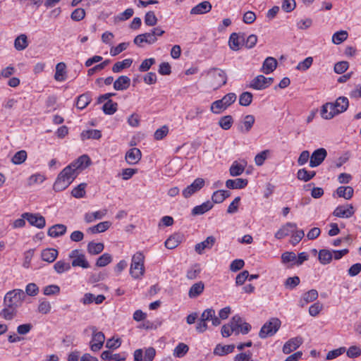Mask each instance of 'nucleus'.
Returning <instances> with one entry per match:
<instances>
[{
    "instance_id": "4",
    "label": "nucleus",
    "mask_w": 361,
    "mask_h": 361,
    "mask_svg": "<svg viewBox=\"0 0 361 361\" xmlns=\"http://www.w3.org/2000/svg\"><path fill=\"white\" fill-rule=\"evenodd\" d=\"M210 87L216 90L224 85L227 81L226 73L219 68H212L207 73Z\"/></svg>"
},
{
    "instance_id": "59",
    "label": "nucleus",
    "mask_w": 361,
    "mask_h": 361,
    "mask_svg": "<svg viewBox=\"0 0 361 361\" xmlns=\"http://www.w3.org/2000/svg\"><path fill=\"white\" fill-rule=\"evenodd\" d=\"M27 158V152L25 150L17 152L12 158V162L14 164H23Z\"/></svg>"
},
{
    "instance_id": "22",
    "label": "nucleus",
    "mask_w": 361,
    "mask_h": 361,
    "mask_svg": "<svg viewBox=\"0 0 361 361\" xmlns=\"http://www.w3.org/2000/svg\"><path fill=\"white\" fill-rule=\"evenodd\" d=\"M164 32L165 31L162 30L160 27L153 28L149 32H145V39H147V44H154L157 41V37L162 36L164 34Z\"/></svg>"
},
{
    "instance_id": "64",
    "label": "nucleus",
    "mask_w": 361,
    "mask_h": 361,
    "mask_svg": "<svg viewBox=\"0 0 361 361\" xmlns=\"http://www.w3.org/2000/svg\"><path fill=\"white\" fill-rule=\"evenodd\" d=\"M200 271L199 265L195 264L187 271L186 277L190 280H194L197 278Z\"/></svg>"
},
{
    "instance_id": "9",
    "label": "nucleus",
    "mask_w": 361,
    "mask_h": 361,
    "mask_svg": "<svg viewBox=\"0 0 361 361\" xmlns=\"http://www.w3.org/2000/svg\"><path fill=\"white\" fill-rule=\"evenodd\" d=\"M22 217L25 219L31 226L38 228H42L45 226V219L39 214L25 212L22 214Z\"/></svg>"
},
{
    "instance_id": "6",
    "label": "nucleus",
    "mask_w": 361,
    "mask_h": 361,
    "mask_svg": "<svg viewBox=\"0 0 361 361\" xmlns=\"http://www.w3.org/2000/svg\"><path fill=\"white\" fill-rule=\"evenodd\" d=\"M281 322L279 319L273 317L267 322L261 328L259 336L266 338L274 336L279 329Z\"/></svg>"
},
{
    "instance_id": "21",
    "label": "nucleus",
    "mask_w": 361,
    "mask_h": 361,
    "mask_svg": "<svg viewBox=\"0 0 361 361\" xmlns=\"http://www.w3.org/2000/svg\"><path fill=\"white\" fill-rule=\"evenodd\" d=\"M215 242L216 239L214 236H208L204 241L196 244L195 250L201 255L205 249H211Z\"/></svg>"
},
{
    "instance_id": "34",
    "label": "nucleus",
    "mask_w": 361,
    "mask_h": 361,
    "mask_svg": "<svg viewBox=\"0 0 361 361\" xmlns=\"http://www.w3.org/2000/svg\"><path fill=\"white\" fill-rule=\"evenodd\" d=\"M66 65L63 62H60L56 66V72L54 75V79L56 81H64L66 80Z\"/></svg>"
},
{
    "instance_id": "55",
    "label": "nucleus",
    "mask_w": 361,
    "mask_h": 361,
    "mask_svg": "<svg viewBox=\"0 0 361 361\" xmlns=\"http://www.w3.org/2000/svg\"><path fill=\"white\" fill-rule=\"evenodd\" d=\"M54 269L58 274H62L71 269V264L63 260H59L55 263Z\"/></svg>"
},
{
    "instance_id": "23",
    "label": "nucleus",
    "mask_w": 361,
    "mask_h": 361,
    "mask_svg": "<svg viewBox=\"0 0 361 361\" xmlns=\"http://www.w3.org/2000/svg\"><path fill=\"white\" fill-rule=\"evenodd\" d=\"M212 4L208 1H204L194 6L190 13L193 15L204 14L209 12L212 9Z\"/></svg>"
},
{
    "instance_id": "29",
    "label": "nucleus",
    "mask_w": 361,
    "mask_h": 361,
    "mask_svg": "<svg viewBox=\"0 0 361 361\" xmlns=\"http://www.w3.org/2000/svg\"><path fill=\"white\" fill-rule=\"evenodd\" d=\"M213 207L214 204L212 202L207 201L200 205L195 206L192 209L191 214L192 216L202 215L212 209Z\"/></svg>"
},
{
    "instance_id": "30",
    "label": "nucleus",
    "mask_w": 361,
    "mask_h": 361,
    "mask_svg": "<svg viewBox=\"0 0 361 361\" xmlns=\"http://www.w3.org/2000/svg\"><path fill=\"white\" fill-rule=\"evenodd\" d=\"M58 254L57 250L54 248H47L42 251L41 257L43 261L51 263L55 261Z\"/></svg>"
},
{
    "instance_id": "7",
    "label": "nucleus",
    "mask_w": 361,
    "mask_h": 361,
    "mask_svg": "<svg viewBox=\"0 0 361 361\" xmlns=\"http://www.w3.org/2000/svg\"><path fill=\"white\" fill-rule=\"evenodd\" d=\"M92 331V338L90 341V349L93 352L99 351L104 345L105 341V336L102 331H97V329L94 326L89 327Z\"/></svg>"
},
{
    "instance_id": "62",
    "label": "nucleus",
    "mask_w": 361,
    "mask_h": 361,
    "mask_svg": "<svg viewBox=\"0 0 361 361\" xmlns=\"http://www.w3.org/2000/svg\"><path fill=\"white\" fill-rule=\"evenodd\" d=\"M85 17V11L82 8H75L71 13V18L74 21H80Z\"/></svg>"
},
{
    "instance_id": "46",
    "label": "nucleus",
    "mask_w": 361,
    "mask_h": 361,
    "mask_svg": "<svg viewBox=\"0 0 361 361\" xmlns=\"http://www.w3.org/2000/svg\"><path fill=\"white\" fill-rule=\"evenodd\" d=\"M104 248L102 243L90 242L87 245V251L91 255H98L101 253Z\"/></svg>"
},
{
    "instance_id": "31",
    "label": "nucleus",
    "mask_w": 361,
    "mask_h": 361,
    "mask_svg": "<svg viewBox=\"0 0 361 361\" xmlns=\"http://www.w3.org/2000/svg\"><path fill=\"white\" fill-rule=\"evenodd\" d=\"M204 289V284L202 281L194 283L188 291L190 298H195L200 295Z\"/></svg>"
},
{
    "instance_id": "3",
    "label": "nucleus",
    "mask_w": 361,
    "mask_h": 361,
    "mask_svg": "<svg viewBox=\"0 0 361 361\" xmlns=\"http://www.w3.org/2000/svg\"><path fill=\"white\" fill-rule=\"evenodd\" d=\"M25 298V293L21 289H14L8 291L4 296V306L17 309L21 306Z\"/></svg>"
},
{
    "instance_id": "16",
    "label": "nucleus",
    "mask_w": 361,
    "mask_h": 361,
    "mask_svg": "<svg viewBox=\"0 0 361 361\" xmlns=\"http://www.w3.org/2000/svg\"><path fill=\"white\" fill-rule=\"evenodd\" d=\"M355 213L354 207L352 204H346L345 206H338L334 211L333 215L339 218H350Z\"/></svg>"
},
{
    "instance_id": "26",
    "label": "nucleus",
    "mask_w": 361,
    "mask_h": 361,
    "mask_svg": "<svg viewBox=\"0 0 361 361\" xmlns=\"http://www.w3.org/2000/svg\"><path fill=\"white\" fill-rule=\"evenodd\" d=\"M248 180L244 178L228 179L226 186L229 189H242L247 185Z\"/></svg>"
},
{
    "instance_id": "57",
    "label": "nucleus",
    "mask_w": 361,
    "mask_h": 361,
    "mask_svg": "<svg viewBox=\"0 0 361 361\" xmlns=\"http://www.w3.org/2000/svg\"><path fill=\"white\" fill-rule=\"evenodd\" d=\"M252 101V94L249 92H243L239 97V104L241 106H247Z\"/></svg>"
},
{
    "instance_id": "38",
    "label": "nucleus",
    "mask_w": 361,
    "mask_h": 361,
    "mask_svg": "<svg viewBox=\"0 0 361 361\" xmlns=\"http://www.w3.org/2000/svg\"><path fill=\"white\" fill-rule=\"evenodd\" d=\"M335 107L339 111V114L345 112L349 106L348 99L345 97H339L335 102H333Z\"/></svg>"
},
{
    "instance_id": "52",
    "label": "nucleus",
    "mask_w": 361,
    "mask_h": 361,
    "mask_svg": "<svg viewBox=\"0 0 361 361\" xmlns=\"http://www.w3.org/2000/svg\"><path fill=\"white\" fill-rule=\"evenodd\" d=\"M189 350V347L183 343H180L173 350V355L176 357H183Z\"/></svg>"
},
{
    "instance_id": "18",
    "label": "nucleus",
    "mask_w": 361,
    "mask_h": 361,
    "mask_svg": "<svg viewBox=\"0 0 361 361\" xmlns=\"http://www.w3.org/2000/svg\"><path fill=\"white\" fill-rule=\"evenodd\" d=\"M142 157L140 150L138 148H131L126 154V160L130 165H134L139 162Z\"/></svg>"
},
{
    "instance_id": "60",
    "label": "nucleus",
    "mask_w": 361,
    "mask_h": 361,
    "mask_svg": "<svg viewBox=\"0 0 361 361\" xmlns=\"http://www.w3.org/2000/svg\"><path fill=\"white\" fill-rule=\"evenodd\" d=\"M145 23L148 26H154L157 25L158 19L154 11H148L145 16Z\"/></svg>"
},
{
    "instance_id": "12",
    "label": "nucleus",
    "mask_w": 361,
    "mask_h": 361,
    "mask_svg": "<svg viewBox=\"0 0 361 361\" xmlns=\"http://www.w3.org/2000/svg\"><path fill=\"white\" fill-rule=\"evenodd\" d=\"M204 185V180L202 178H196L190 185L183 190V196L188 198L196 192L201 190Z\"/></svg>"
},
{
    "instance_id": "42",
    "label": "nucleus",
    "mask_w": 361,
    "mask_h": 361,
    "mask_svg": "<svg viewBox=\"0 0 361 361\" xmlns=\"http://www.w3.org/2000/svg\"><path fill=\"white\" fill-rule=\"evenodd\" d=\"M27 46V38L25 35L22 34L16 38L14 42V47L16 50H24Z\"/></svg>"
},
{
    "instance_id": "19",
    "label": "nucleus",
    "mask_w": 361,
    "mask_h": 361,
    "mask_svg": "<svg viewBox=\"0 0 361 361\" xmlns=\"http://www.w3.org/2000/svg\"><path fill=\"white\" fill-rule=\"evenodd\" d=\"M302 343L301 337H295L288 340L283 346V352L289 354L296 350Z\"/></svg>"
},
{
    "instance_id": "15",
    "label": "nucleus",
    "mask_w": 361,
    "mask_h": 361,
    "mask_svg": "<svg viewBox=\"0 0 361 361\" xmlns=\"http://www.w3.org/2000/svg\"><path fill=\"white\" fill-rule=\"evenodd\" d=\"M91 164V159L90 158L86 155L83 154L80 157H79L75 161L72 162L71 164H69L68 166H71V169L73 170V171H78L84 170L87 167H88Z\"/></svg>"
},
{
    "instance_id": "1",
    "label": "nucleus",
    "mask_w": 361,
    "mask_h": 361,
    "mask_svg": "<svg viewBox=\"0 0 361 361\" xmlns=\"http://www.w3.org/2000/svg\"><path fill=\"white\" fill-rule=\"evenodd\" d=\"M78 175V171H73L71 166H67L59 173L53 185L54 190L60 192L66 189Z\"/></svg>"
},
{
    "instance_id": "25",
    "label": "nucleus",
    "mask_w": 361,
    "mask_h": 361,
    "mask_svg": "<svg viewBox=\"0 0 361 361\" xmlns=\"http://www.w3.org/2000/svg\"><path fill=\"white\" fill-rule=\"evenodd\" d=\"M130 85V79L126 75L119 76L114 82V88L116 90H126Z\"/></svg>"
},
{
    "instance_id": "51",
    "label": "nucleus",
    "mask_w": 361,
    "mask_h": 361,
    "mask_svg": "<svg viewBox=\"0 0 361 361\" xmlns=\"http://www.w3.org/2000/svg\"><path fill=\"white\" fill-rule=\"evenodd\" d=\"M180 243V237L178 235H173L170 236L165 241V246L166 248L172 250L176 248Z\"/></svg>"
},
{
    "instance_id": "43",
    "label": "nucleus",
    "mask_w": 361,
    "mask_h": 361,
    "mask_svg": "<svg viewBox=\"0 0 361 361\" xmlns=\"http://www.w3.org/2000/svg\"><path fill=\"white\" fill-rule=\"evenodd\" d=\"M315 175V171H307L306 169H302L298 170L297 173V178L300 180L307 182L310 180L312 178H314Z\"/></svg>"
},
{
    "instance_id": "61",
    "label": "nucleus",
    "mask_w": 361,
    "mask_h": 361,
    "mask_svg": "<svg viewBox=\"0 0 361 361\" xmlns=\"http://www.w3.org/2000/svg\"><path fill=\"white\" fill-rule=\"evenodd\" d=\"M300 282V278L297 276H293V277H288L284 282V286L286 288L293 289L298 285H299Z\"/></svg>"
},
{
    "instance_id": "24",
    "label": "nucleus",
    "mask_w": 361,
    "mask_h": 361,
    "mask_svg": "<svg viewBox=\"0 0 361 361\" xmlns=\"http://www.w3.org/2000/svg\"><path fill=\"white\" fill-rule=\"evenodd\" d=\"M276 59L273 57L269 56L264 60L261 71L264 74H269L272 73L276 68Z\"/></svg>"
},
{
    "instance_id": "28",
    "label": "nucleus",
    "mask_w": 361,
    "mask_h": 361,
    "mask_svg": "<svg viewBox=\"0 0 361 361\" xmlns=\"http://www.w3.org/2000/svg\"><path fill=\"white\" fill-rule=\"evenodd\" d=\"M105 300V297L104 295H98L95 296L94 294L90 293H87L84 295V297L81 300V302L84 305L90 304L94 302L96 304L99 305L103 302Z\"/></svg>"
},
{
    "instance_id": "10",
    "label": "nucleus",
    "mask_w": 361,
    "mask_h": 361,
    "mask_svg": "<svg viewBox=\"0 0 361 361\" xmlns=\"http://www.w3.org/2000/svg\"><path fill=\"white\" fill-rule=\"evenodd\" d=\"M274 82L273 78H266L262 75L255 77L250 83V87L255 90H264Z\"/></svg>"
},
{
    "instance_id": "45",
    "label": "nucleus",
    "mask_w": 361,
    "mask_h": 361,
    "mask_svg": "<svg viewBox=\"0 0 361 361\" xmlns=\"http://www.w3.org/2000/svg\"><path fill=\"white\" fill-rule=\"evenodd\" d=\"M318 258L321 264H328L331 262L333 255L330 250L323 249L319 250Z\"/></svg>"
},
{
    "instance_id": "14",
    "label": "nucleus",
    "mask_w": 361,
    "mask_h": 361,
    "mask_svg": "<svg viewBox=\"0 0 361 361\" xmlns=\"http://www.w3.org/2000/svg\"><path fill=\"white\" fill-rule=\"evenodd\" d=\"M255 121V118L253 115H246L243 121L237 124L238 130L243 134L248 133L252 129Z\"/></svg>"
},
{
    "instance_id": "35",
    "label": "nucleus",
    "mask_w": 361,
    "mask_h": 361,
    "mask_svg": "<svg viewBox=\"0 0 361 361\" xmlns=\"http://www.w3.org/2000/svg\"><path fill=\"white\" fill-rule=\"evenodd\" d=\"M354 190L350 186H340L336 189V194L339 197L350 200L353 195Z\"/></svg>"
},
{
    "instance_id": "13",
    "label": "nucleus",
    "mask_w": 361,
    "mask_h": 361,
    "mask_svg": "<svg viewBox=\"0 0 361 361\" xmlns=\"http://www.w3.org/2000/svg\"><path fill=\"white\" fill-rule=\"evenodd\" d=\"M326 155L327 152L324 148L314 150L310 157V166L314 168L319 166L325 159Z\"/></svg>"
},
{
    "instance_id": "8",
    "label": "nucleus",
    "mask_w": 361,
    "mask_h": 361,
    "mask_svg": "<svg viewBox=\"0 0 361 361\" xmlns=\"http://www.w3.org/2000/svg\"><path fill=\"white\" fill-rule=\"evenodd\" d=\"M240 322V316L239 315H235L232 317L229 323L227 324H224L221 327V335L223 337H228L230 336L233 333H235V334L238 335L239 334V330L238 329V322Z\"/></svg>"
},
{
    "instance_id": "27",
    "label": "nucleus",
    "mask_w": 361,
    "mask_h": 361,
    "mask_svg": "<svg viewBox=\"0 0 361 361\" xmlns=\"http://www.w3.org/2000/svg\"><path fill=\"white\" fill-rule=\"evenodd\" d=\"M67 231V227L64 224H55L51 226L48 230V235L57 238L61 236L66 233Z\"/></svg>"
},
{
    "instance_id": "53",
    "label": "nucleus",
    "mask_w": 361,
    "mask_h": 361,
    "mask_svg": "<svg viewBox=\"0 0 361 361\" xmlns=\"http://www.w3.org/2000/svg\"><path fill=\"white\" fill-rule=\"evenodd\" d=\"M348 32L345 30H340L335 32L332 36V42L335 44H339L348 38Z\"/></svg>"
},
{
    "instance_id": "48",
    "label": "nucleus",
    "mask_w": 361,
    "mask_h": 361,
    "mask_svg": "<svg viewBox=\"0 0 361 361\" xmlns=\"http://www.w3.org/2000/svg\"><path fill=\"white\" fill-rule=\"evenodd\" d=\"M111 226L109 221H103L90 227L88 230L92 233H102L106 231Z\"/></svg>"
},
{
    "instance_id": "5",
    "label": "nucleus",
    "mask_w": 361,
    "mask_h": 361,
    "mask_svg": "<svg viewBox=\"0 0 361 361\" xmlns=\"http://www.w3.org/2000/svg\"><path fill=\"white\" fill-rule=\"evenodd\" d=\"M235 93L230 92L226 94L222 99L216 100L211 104V111L215 114H219L225 111L236 100Z\"/></svg>"
},
{
    "instance_id": "17",
    "label": "nucleus",
    "mask_w": 361,
    "mask_h": 361,
    "mask_svg": "<svg viewBox=\"0 0 361 361\" xmlns=\"http://www.w3.org/2000/svg\"><path fill=\"white\" fill-rule=\"evenodd\" d=\"M245 35L238 34L235 32L232 33L229 37V47L233 51H238L240 49V46L244 44Z\"/></svg>"
},
{
    "instance_id": "47",
    "label": "nucleus",
    "mask_w": 361,
    "mask_h": 361,
    "mask_svg": "<svg viewBox=\"0 0 361 361\" xmlns=\"http://www.w3.org/2000/svg\"><path fill=\"white\" fill-rule=\"evenodd\" d=\"M118 108V104L113 102L111 99H109L102 107V110L105 114L112 115L116 111Z\"/></svg>"
},
{
    "instance_id": "40",
    "label": "nucleus",
    "mask_w": 361,
    "mask_h": 361,
    "mask_svg": "<svg viewBox=\"0 0 361 361\" xmlns=\"http://www.w3.org/2000/svg\"><path fill=\"white\" fill-rule=\"evenodd\" d=\"M101 358L104 360L109 361H123L126 360V357H121L120 354H112L109 350L103 351L101 354Z\"/></svg>"
},
{
    "instance_id": "41",
    "label": "nucleus",
    "mask_w": 361,
    "mask_h": 361,
    "mask_svg": "<svg viewBox=\"0 0 361 361\" xmlns=\"http://www.w3.org/2000/svg\"><path fill=\"white\" fill-rule=\"evenodd\" d=\"M102 137V133L99 130L92 129L88 130H84L81 133L82 140L86 139H94L99 140Z\"/></svg>"
},
{
    "instance_id": "33",
    "label": "nucleus",
    "mask_w": 361,
    "mask_h": 361,
    "mask_svg": "<svg viewBox=\"0 0 361 361\" xmlns=\"http://www.w3.org/2000/svg\"><path fill=\"white\" fill-rule=\"evenodd\" d=\"M235 349V345H222L221 344L216 345L214 350V354L219 356H224L231 353Z\"/></svg>"
},
{
    "instance_id": "20",
    "label": "nucleus",
    "mask_w": 361,
    "mask_h": 361,
    "mask_svg": "<svg viewBox=\"0 0 361 361\" xmlns=\"http://www.w3.org/2000/svg\"><path fill=\"white\" fill-rule=\"evenodd\" d=\"M297 228V225L295 223H286L283 225L278 231L275 233V238L276 239H282L284 237L288 235L290 232Z\"/></svg>"
},
{
    "instance_id": "32",
    "label": "nucleus",
    "mask_w": 361,
    "mask_h": 361,
    "mask_svg": "<svg viewBox=\"0 0 361 361\" xmlns=\"http://www.w3.org/2000/svg\"><path fill=\"white\" fill-rule=\"evenodd\" d=\"M231 195V192L228 190H219L214 192L212 196V203L219 204L223 202L226 198Z\"/></svg>"
},
{
    "instance_id": "56",
    "label": "nucleus",
    "mask_w": 361,
    "mask_h": 361,
    "mask_svg": "<svg viewBox=\"0 0 361 361\" xmlns=\"http://www.w3.org/2000/svg\"><path fill=\"white\" fill-rule=\"evenodd\" d=\"M233 119L231 116H224L219 119V124L224 130H228L231 128Z\"/></svg>"
},
{
    "instance_id": "36",
    "label": "nucleus",
    "mask_w": 361,
    "mask_h": 361,
    "mask_svg": "<svg viewBox=\"0 0 361 361\" xmlns=\"http://www.w3.org/2000/svg\"><path fill=\"white\" fill-rule=\"evenodd\" d=\"M211 317V314L208 315V312L204 311L201 314L200 320L197 322L196 325V331L199 333H203L207 329V322L209 321V318Z\"/></svg>"
},
{
    "instance_id": "44",
    "label": "nucleus",
    "mask_w": 361,
    "mask_h": 361,
    "mask_svg": "<svg viewBox=\"0 0 361 361\" xmlns=\"http://www.w3.org/2000/svg\"><path fill=\"white\" fill-rule=\"evenodd\" d=\"M133 63V60L131 59H126L123 60L122 61L116 62L112 67V71L114 73H119L123 69L129 68Z\"/></svg>"
},
{
    "instance_id": "50",
    "label": "nucleus",
    "mask_w": 361,
    "mask_h": 361,
    "mask_svg": "<svg viewBox=\"0 0 361 361\" xmlns=\"http://www.w3.org/2000/svg\"><path fill=\"white\" fill-rule=\"evenodd\" d=\"M87 184L85 183H82L79 184L77 187L74 188L71 191V195L73 197L75 198H82L85 195V188Z\"/></svg>"
},
{
    "instance_id": "49",
    "label": "nucleus",
    "mask_w": 361,
    "mask_h": 361,
    "mask_svg": "<svg viewBox=\"0 0 361 361\" xmlns=\"http://www.w3.org/2000/svg\"><path fill=\"white\" fill-rule=\"evenodd\" d=\"M71 265L73 267H80L83 269H87L90 267V264L86 260L84 254H81L78 257H76V259H73Z\"/></svg>"
},
{
    "instance_id": "63",
    "label": "nucleus",
    "mask_w": 361,
    "mask_h": 361,
    "mask_svg": "<svg viewBox=\"0 0 361 361\" xmlns=\"http://www.w3.org/2000/svg\"><path fill=\"white\" fill-rule=\"evenodd\" d=\"M111 262V256L108 253L101 255L97 260L96 265L99 267H105Z\"/></svg>"
},
{
    "instance_id": "58",
    "label": "nucleus",
    "mask_w": 361,
    "mask_h": 361,
    "mask_svg": "<svg viewBox=\"0 0 361 361\" xmlns=\"http://www.w3.org/2000/svg\"><path fill=\"white\" fill-rule=\"evenodd\" d=\"M245 170V166L234 161L230 167L229 172L231 176H238L241 175Z\"/></svg>"
},
{
    "instance_id": "54",
    "label": "nucleus",
    "mask_w": 361,
    "mask_h": 361,
    "mask_svg": "<svg viewBox=\"0 0 361 361\" xmlns=\"http://www.w3.org/2000/svg\"><path fill=\"white\" fill-rule=\"evenodd\" d=\"M16 314V309L4 306V308L0 312V317L6 320L12 319Z\"/></svg>"
},
{
    "instance_id": "11",
    "label": "nucleus",
    "mask_w": 361,
    "mask_h": 361,
    "mask_svg": "<svg viewBox=\"0 0 361 361\" xmlns=\"http://www.w3.org/2000/svg\"><path fill=\"white\" fill-rule=\"evenodd\" d=\"M340 114L339 111L335 107L333 102H326L321 106L320 115L325 120L332 119Z\"/></svg>"
},
{
    "instance_id": "2",
    "label": "nucleus",
    "mask_w": 361,
    "mask_h": 361,
    "mask_svg": "<svg viewBox=\"0 0 361 361\" xmlns=\"http://www.w3.org/2000/svg\"><path fill=\"white\" fill-rule=\"evenodd\" d=\"M145 255L142 252H137L132 257L130 274L135 279H141L145 274Z\"/></svg>"
},
{
    "instance_id": "37",
    "label": "nucleus",
    "mask_w": 361,
    "mask_h": 361,
    "mask_svg": "<svg viewBox=\"0 0 361 361\" xmlns=\"http://www.w3.org/2000/svg\"><path fill=\"white\" fill-rule=\"evenodd\" d=\"M318 298V292L315 289H312L307 292H306L302 298L300 300V302L301 303V306H304L305 305L314 301Z\"/></svg>"
},
{
    "instance_id": "39",
    "label": "nucleus",
    "mask_w": 361,
    "mask_h": 361,
    "mask_svg": "<svg viewBox=\"0 0 361 361\" xmlns=\"http://www.w3.org/2000/svg\"><path fill=\"white\" fill-rule=\"evenodd\" d=\"M91 100L90 93L82 94L78 97L76 106L79 109H83L90 103Z\"/></svg>"
}]
</instances>
